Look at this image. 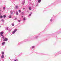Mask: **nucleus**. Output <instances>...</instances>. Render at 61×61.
<instances>
[{
  "label": "nucleus",
  "mask_w": 61,
  "mask_h": 61,
  "mask_svg": "<svg viewBox=\"0 0 61 61\" xmlns=\"http://www.w3.org/2000/svg\"><path fill=\"white\" fill-rule=\"evenodd\" d=\"M17 29H15L14 31L12 32V34H15V32L17 31Z\"/></svg>",
  "instance_id": "nucleus-1"
},
{
  "label": "nucleus",
  "mask_w": 61,
  "mask_h": 61,
  "mask_svg": "<svg viewBox=\"0 0 61 61\" xmlns=\"http://www.w3.org/2000/svg\"><path fill=\"white\" fill-rule=\"evenodd\" d=\"M8 40V39L7 38H5L4 40V41H7Z\"/></svg>",
  "instance_id": "nucleus-2"
},
{
  "label": "nucleus",
  "mask_w": 61,
  "mask_h": 61,
  "mask_svg": "<svg viewBox=\"0 0 61 61\" xmlns=\"http://www.w3.org/2000/svg\"><path fill=\"white\" fill-rule=\"evenodd\" d=\"M4 55H2L1 56V58H4Z\"/></svg>",
  "instance_id": "nucleus-3"
},
{
  "label": "nucleus",
  "mask_w": 61,
  "mask_h": 61,
  "mask_svg": "<svg viewBox=\"0 0 61 61\" xmlns=\"http://www.w3.org/2000/svg\"><path fill=\"white\" fill-rule=\"evenodd\" d=\"M31 7H29V9L30 10H31Z\"/></svg>",
  "instance_id": "nucleus-4"
},
{
  "label": "nucleus",
  "mask_w": 61,
  "mask_h": 61,
  "mask_svg": "<svg viewBox=\"0 0 61 61\" xmlns=\"http://www.w3.org/2000/svg\"><path fill=\"white\" fill-rule=\"evenodd\" d=\"M5 44V42H4L2 43V45H4V44Z\"/></svg>",
  "instance_id": "nucleus-5"
},
{
  "label": "nucleus",
  "mask_w": 61,
  "mask_h": 61,
  "mask_svg": "<svg viewBox=\"0 0 61 61\" xmlns=\"http://www.w3.org/2000/svg\"><path fill=\"white\" fill-rule=\"evenodd\" d=\"M41 0H38V2H39V3H40V2H41Z\"/></svg>",
  "instance_id": "nucleus-6"
},
{
  "label": "nucleus",
  "mask_w": 61,
  "mask_h": 61,
  "mask_svg": "<svg viewBox=\"0 0 61 61\" xmlns=\"http://www.w3.org/2000/svg\"><path fill=\"white\" fill-rule=\"evenodd\" d=\"M3 17L4 18H5V17H6V15H4Z\"/></svg>",
  "instance_id": "nucleus-7"
},
{
  "label": "nucleus",
  "mask_w": 61,
  "mask_h": 61,
  "mask_svg": "<svg viewBox=\"0 0 61 61\" xmlns=\"http://www.w3.org/2000/svg\"><path fill=\"white\" fill-rule=\"evenodd\" d=\"M25 19H25V18L24 17L23 18V20L25 21Z\"/></svg>",
  "instance_id": "nucleus-8"
},
{
  "label": "nucleus",
  "mask_w": 61,
  "mask_h": 61,
  "mask_svg": "<svg viewBox=\"0 0 61 61\" xmlns=\"http://www.w3.org/2000/svg\"><path fill=\"white\" fill-rule=\"evenodd\" d=\"M3 32H0V35H3Z\"/></svg>",
  "instance_id": "nucleus-9"
},
{
  "label": "nucleus",
  "mask_w": 61,
  "mask_h": 61,
  "mask_svg": "<svg viewBox=\"0 0 61 61\" xmlns=\"http://www.w3.org/2000/svg\"><path fill=\"white\" fill-rule=\"evenodd\" d=\"M15 8L16 9H17V8H18V6H16L15 7Z\"/></svg>",
  "instance_id": "nucleus-10"
},
{
  "label": "nucleus",
  "mask_w": 61,
  "mask_h": 61,
  "mask_svg": "<svg viewBox=\"0 0 61 61\" xmlns=\"http://www.w3.org/2000/svg\"><path fill=\"white\" fill-rule=\"evenodd\" d=\"M16 15H18V12H16Z\"/></svg>",
  "instance_id": "nucleus-11"
},
{
  "label": "nucleus",
  "mask_w": 61,
  "mask_h": 61,
  "mask_svg": "<svg viewBox=\"0 0 61 61\" xmlns=\"http://www.w3.org/2000/svg\"><path fill=\"white\" fill-rule=\"evenodd\" d=\"M12 26H14V23H12Z\"/></svg>",
  "instance_id": "nucleus-12"
},
{
  "label": "nucleus",
  "mask_w": 61,
  "mask_h": 61,
  "mask_svg": "<svg viewBox=\"0 0 61 61\" xmlns=\"http://www.w3.org/2000/svg\"><path fill=\"white\" fill-rule=\"evenodd\" d=\"M19 12L20 13V12H21V10H19Z\"/></svg>",
  "instance_id": "nucleus-13"
},
{
  "label": "nucleus",
  "mask_w": 61,
  "mask_h": 61,
  "mask_svg": "<svg viewBox=\"0 0 61 61\" xmlns=\"http://www.w3.org/2000/svg\"><path fill=\"white\" fill-rule=\"evenodd\" d=\"M3 9L4 10H5V7H4L3 8Z\"/></svg>",
  "instance_id": "nucleus-14"
},
{
  "label": "nucleus",
  "mask_w": 61,
  "mask_h": 61,
  "mask_svg": "<svg viewBox=\"0 0 61 61\" xmlns=\"http://www.w3.org/2000/svg\"><path fill=\"white\" fill-rule=\"evenodd\" d=\"M2 55H4V52H2Z\"/></svg>",
  "instance_id": "nucleus-15"
},
{
  "label": "nucleus",
  "mask_w": 61,
  "mask_h": 61,
  "mask_svg": "<svg viewBox=\"0 0 61 61\" xmlns=\"http://www.w3.org/2000/svg\"><path fill=\"white\" fill-rule=\"evenodd\" d=\"M0 18H2L3 17V16H0Z\"/></svg>",
  "instance_id": "nucleus-16"
},
{
  "label": "nucleus",
  "mask_w": 61,
  "mask_h": 61,
  "mask_svg": "<svg viewBox=\"0 0 61 61\" xmlns=\"http://www.w3.org/2000/svg\"><path fill=\"white\" fill-rule=\"evenodd\" d=\"M20 20H18V22H20Z\"/></svg>",
  "instance_id": "nucleus-17"
},
{
  "label": "nucleus",
  "mask_w": 61,
  "mask_h": 61,
  "mask_svg": "<svg viewBox=\"0 0 61 61\" xmlns=\"http://www.w3.org/2000/svg\"><path fill=\"white\" fill-rule=\"evenodd\" d=\"M31 14H30L29 15V16H31Z\"/></svg>",
  "instance_id": "nucleus-18"
},
{
  "label": "nucleus",
  "mask_w": 61,
  "mask_h": 61,
  "mask_svg": "<svg viewBox=\"0 0 61 61\" xmlns=\"http://www.w3.org/2000/svg\"><path fill=\"white\" fill-rule=\"evenodd\" d=\"M2 38H3V39H4V36H2Z\"/></svg>",
  "instance_id": "nucleus-19"
},
{
  "label": "nucleus",
  "mask_w": 61,
  "mask_h": 61,
  "mask_svg": "<svg viewBox=\"0 0 61 61\" xmlns=\"http://www.w3.org/2000/svg\"><path fill=\"white\" fill-rule=\"evenodd\" d=\"M9 18H11V16H9Z\"/></svg>",
  "instance_id": "nucleus-20"
},
{
  "label": "nucleus",
  "mask_w": 61,
  "mask_h": 61,
  "mask_svg": "<svg viewBox=\"0 0 61 61\" xmlns=\"http://www.w3.org/2000/svg\"><path fill=\"white\" fill-rule=\"evenodd\" d=\"M34 47H35V46H32V48H34Z\"/></svg>",
  "instance_id": "nucleus-21"
},
{
  "label": "nucleus",
  "mask_w": 61,
  "mask_h": 61,
  "mask_svg": "<svg viewBox=\"0 0 61 61\" xmlns=\"http://www.w3.org/2000/svg\"><path fill=\"white\" fill-rule=\"evenodd\" d=\"M50 21H51V22H52V21H53V20H52V19H51L50 20Z\"/></svg>",
  "instance_id": "nucleus-22"
},
{
  "label": "nucleus",
  "mask_w": 61,
  "mask_h": 61,
  "mask_svg": "<svg viewBox=\"0 0 61 61\" xmlns=\"http://www.w3.org/2000/svg\"><path fill=\"white\" fill-rule=\"evenodd\" d=\"M22 14H24V12H22L21 13Z\"/></svg>",
  "instance_id": "nucleus-23"
},
{
  "label": "nucleus",
  "mask_w": 61,
  "mask_h": 61,
  "mask_svg": "<svg viewBox=\"0 0 61 61\" xmlns=\"http://www.w3.org/2000/svg\"><path fill=\"white\" fill-rule=\"evenodd\" d=\"M2 22H4V20L3 19L2 20Z\"/></svg>",
  "instance_id": "nucleus-24"
},
{
  "label": "nucleus",
  "mask_w": 61,
  "mask_h": 61,
  "mask_svg": "<svg viewBox=\"0 0 61 61\" xmlns=\"http://www.w3.org/2000/svg\"><path fill=\"white\" fill-rule=\"evenodd\" d=\"M16 19H17V18H15V20H16Z\"/></svg>",
  "instance_id": "nucleus-25"
},
{
  "label": "nucleus",
  "mask_w": 61,
  "mask_h": 61,
  "mask_svg": "<svg viewBox=\"0 0 61 61\" xmlns=\"http://www.w3.org/2000/svg\"><path fill=\"white\" fill-rule=\"evenodd\" d=\"M1 36H3V35L2 34H1Z\"/></svg>",
  "instance_id": "nucleus-26"
},
{
  "label": "nucleus",
  "mask_w": 61,
  "mask_h": 61,
  "mask_svg": "<svg viewBox=\"0 0 61 61\" xmlns=\"http://www.w3.org/2000/svg\"><path fill=\"white\" fill-rule=\"evenodd\" d=\"M11 14H13V12H11Z\"/></svg>",
  "instance_id": "nucleus-27"
},
{
  "label": "nucleus",
  "mask_w": 61,
  "mask_h": 61,
  "mask_svg": "<svg viewBox=\"0 0 61 61\" xmlns=\"http://www.w3.org/2000/svg\"><path fill=\"white\" fill-rule=\"evenodd\" d=\"M23 9L24 10L25 9V8H23Z\"/></svg>",
  "instance_id": "nucleus-28"
},
{
  "label": "nucleus",
  "mask_w": 61,
  "mask_h": 61,
  "mask_svg": "<svg viewBox=\"0 0 61 61\" xmlns=\"http://www.w3.org/2000/svg\"><path fill=\"white\" fill-rule=\"evenodd\" d=\"M14 61H16V60H14Z\"/></svg>",
  "instance_id": "nucleus-29"
},
{
  "label": "nucleus",
  "mask_w": 61,
  "mask_h": 61,
  "mask_svg": "<svg viewBox=\"0 0 61 61\" xmlns=\"http://www.w3.org/2000/svg\"><path fill=\"white\" fill-rule=\"evenodd\" d=\"M22 17H23V16H22Z\"/></svg>",
  "instance_id": "nucleus-30"
},
{
  "label": "nucleus",
  "mask_w": 61,
  "mask_h": 61,
  "mask_svg": "<svg viewBox=\"0 0 61 61\" xmlns=\"http://www.w3.org/2000/svg\"><path fill=\"white\" fill-rule=\"evenodd\" d=\"M1 28V26L0 25V28Z\"/></svg>",
  "instance_id": "nucleus-31"
},
{
  "label": "nucleus",
  "mask_w": 61,
  "mask_h": 61,
  "mask_svg": "<svg viewBox=\"0 0 61 61\" xmlns=\"http://www.w3.org/2000/svg\"><path fill=\"white\" fill-rule=\"evenodd\" d=\"M7 29H8V28H7Z\"/></svg>",
  "instance_id": "nucleus-32"
},
{
  "label": "nucleus",
  "mask_w": 61,
  "mask_h": 61,
  "mask_svg": "<svg viewBox=\"0 0 61 61\" xmlns=\"http://www.w3.org/2000/svg\"><path fill=\"white\" fill-rule=\"evenodd\" d=\"M30 1H31V0H29Z\"/></svg>",
  "instance_id": "nucleus-33"
},
{
  "label": "nucleus",
  "mask_w": 61,
  "mask_h": 61,
  "mask_svg": "<svg viewBox=\"0 0 61 61\" xmlns=\"http://www.w3.org/2000/svg\"><path fill=\"white\" fill-rule=\"evenodd\" d=\"M1 60H0V61Z\"/></svg>",
  "instance_id": "nucleus-34"
},
{
  "label": "nucleus",
  "mask_w": 61,
  "mask_h": 61,
  "mask_svg": "<svg viewBox=\"0 0 61 61\" xmlns=\"http://www.w3.org/2000/svg\"><path fill=\"white\" fill-rule=\"evenodd\" d=\"M31 14H32V12H31Z\"/></svg>",
  "instance_id": "nucleus-35"
}]
</instances>
